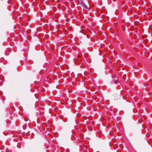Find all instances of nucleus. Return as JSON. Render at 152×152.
Instances as JSON below:
<instances>
[{"label": "nucleus", "mask_w": 152, "mask_h": 152, "mask_svg": "<svg viewBox=\"0 0 152 152\" xmlns=\"http://www.w3.org/2000/svg\"><path fill=\"white\" fill-rule=\"evenodd\" d=\"M80 4L84 8L86 9L88 8L87 6L82 1L80 2Z\"/></svg>", "instance_id": "obj_1"}, {"label": "nucleus", "mask_w": 152, "mask_h": 152, "mask_svg": "<svg viewBox=\"0 0 152 152\" xmlns=\"http://www.w3.org/2000/svg\"><path fill=\"white\" fill-rule=\"evenodd\" d=\"M78 1H80V2L82 1V0H77Z\"/></svg>", "instance_id": "obj_3"}, {"label": "nucleus", "mask_w": 152, "mask_h": 152, "mask_svg": "<svg viewBox=\"0 0 152 152\" xmlns=\"http://www.w3.org/2000/svg\"><path fill=\"white\" fill-rule=\"evenodd\" d=\"M114 83H115V84H116L117 83H116V80H115L114 81Z\"/></svg>", "instance_id": "obj_2"}]
</instances>
